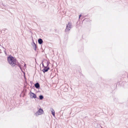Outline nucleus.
<instances>
[{
    "instance_id": "1",
    "label": "nucleus",
    "mask_w": 128,
    "mask_h": 128,
    "mask_svg": "<svg viewBox=\"0 0 128 128\" xmlns=\"http://www.w3.org/2000/svg\"><path fill=\"white\" fill-rule=\"evenodd\" d=\"M8 60L9 64L12 66H15L16 63V60L12 56H9L8 58Z\"/></svg>"
},
{
    "instance_id": "11",
    "label": "nucleus",
    "mask_w": 128,
    "mask_h": 128,
    "mask_svg": "<svg viewBox=\"0 0 128 128\" xmlns=\"http://www.w3.org/2000/svg\"><path fill=\"white\" fill-rule=\"evenodd\" d=\"M81 16H82L81 14H80L79 16V18H80V17Z\"/></svg>"
},
{
    "instance_id": "3",
    "label": "nucleus",
    "mask_w": 128,
    "mask_h": 128,
    "mask_svg": "<svg viewBox=\"0 0 128 128\" xmlns=\"http://www.w3.org/2000/svg\"><path fill=\"white\" fill-rule=\"evenodd\" d=\"M72 23L71 22H69L67 25L66 28L65 29L66 32H68L72 28Z\"/></svg>"
},
{
    "instance_id": "10",
    "label": "nucleus",
    "mask_w": 128,
    "mask_h": 128,
    "mask_svg": "<svg viewBox=\"0 0 128 128\" xmlns=\"http://www.w3.org/2000/svg\"><path fill=\"white\" fill-rule=\"evenodd\" d=\"M39 98L41 100H42L43 98V96L42 95L40 96H39Z\"/></svg>"
},
{
    "instance_id": "4",
    "label": "nucleus",
    "mask_w": 128,
    "mask_h": 128,
    "mask_svg": "<svg viewBox=\"0 0 128 128\" xmlns=\"http://www.w3.org/2000/svg\"><path fill=\"white\" fill-rule=\"evenodd\" d=\"M43 112V111L42 109L40 108L39 110L35 113V115L38 116V115H40L42 114Z\"/></svg>"
},
{
    "instance_id": "12",
    "label": "nucleus",
    "mask_w": 128,
    "mask_h": 128,
    "mask_svg": "<svg viewBox=\"0 0 128 128\" xmlns=\"http://www.w3.org/2000/svg\"><path fill=\"white\" fill-rule=\"evenodd\" d=\"M26 64H24V66L25 68H26Z\"/></svg>"
},
{
    "instance_id": "9",
    "label": "nucleus",
    "mask_w": 128,
    "mask_h": 128,
    "mask_svg": "<svg viewBox=\"0 0 128 128\" xmlns=\"http://www.w3.org/2000/svg\"><path fill=\"white\" fill-rule=\"evenodd\" d=\"M32 46L34 48V50H36V44L34 42L33 44H32Z\"/></svg>"
},
{
    "instance_id": "7",
    "label": "nucleus",
    "mask_w": 128,
    "mask_h": 128,
    "mask_svg": "<svg viewBox=\"0 0 128 128\" xmlns=\"http://www.w3.org/2000/svg\"><path fill=\"white\" fill-rule=\"evenodd\" d=\"M38 43L40 44H42L43 42V40L41 38L39 39L38 40Z\"/></svg>"
},
{
    "instance_id": "2",
    "label": "nucleus",
    "mask_w": 128,
    "mask_h": 128,
    "mask_svg": "<svg viewBox=\"0 0 128 128\" xmlns=\"http://www.w3.org/2000/svg\"><path fill=\"white\" fill-rule=\"evenodd\" d=\"M46 62L47 63V65L46 66H44V65L43 63H42V64L43 66L44 67V68L42 70V71L44 73L45 72H47L48 70L50 69V68L49 67H47L49 65V62L48 61H46Z\"/></svg>"
},
{
    "instance_id": "8",
    "label": "nucleus",
    "mask_w": 128,
    "mask_h": 128,
    "mask_svg": "<svg viewBox=\"0 0 128 128\" xmlns=\"http://www.w3.org/2000/svg\"><path fill=\"white\" fill-rule=\"evenodd\" d=\"M35 87L38 88L40 87V85L38 83H36L35 84Z\"/></svg>"
},
{
    "instance_id": "6",
    "label": "nucleus",
    "mask_w": 128,
    "mask_h": 128,
    "mask_svg": "<svg viewBox=\"0 0 128 128\" xmlns=\"http://www.w3.org/2000/svg\"><path fill=\"white\" fill-rule=\"evenodd\" d=\"M50 110L52 112V115L53 116H54L55 112H54V110L52 108H50Z\"/></svg>"
},
{
    "instance_id": "5",
    "label": "nucleus",
    "mask_w": 128,
    "mask_h": 128,
    "mask_svg": "<svg viewBox=\"0 0 128 128\" xmlns=\"http://www.w3.org/2000/svg\"><path fill=\"white\" fill-rule=\"evenodd\" d=\"M30 94L31 96L30 98H35L36 97V95L31 92L30 93Z\"/></svg>"
}]
</instances>
